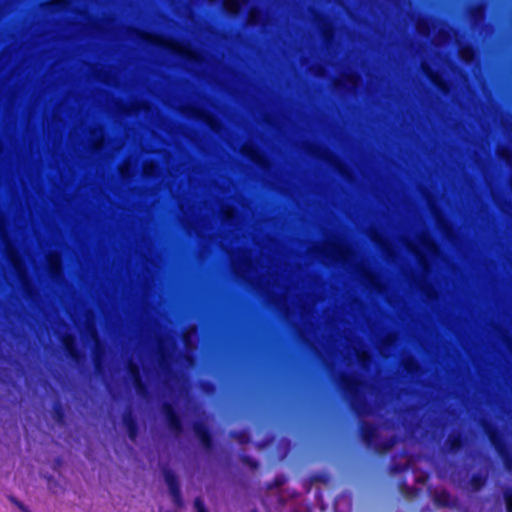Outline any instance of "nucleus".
<instances>
[{
    "label": "nucleus",
    "mask_w": 512,
    "mask_h": 512,
    "mask_svg": "<svg viewBox=\"0 0 512 512\" xmlns=\"http://www.w3.org/2000/svg\"><path fill=\"white\" fill-rule=\"evenodd\" d=\"M102 142H103V137H102V133H100V138H99V140H97V142L95 144V148H100L102 145Z\"/></svg>",
    "instance_id": "21"
},
{
    "label": "nucleus",
    "mask_w": 512,
    "mask_h": 512,
    "mask_svg": "<svg viewBox=\"0 0 512 512\" xmlns=\"http://www.w3.org/2000/svg\"><path fill=\"white\" fill-rule=\"evenodd\" d=\"M423 68L425 69L426 73L429 75V77L432 79L433 82H435L437 85L442 86L441 82L439 81L438 76L434 75L428 68L427 65H423Z\"/></svg>",
    "instance_id": "15"
},
{
    "label": "nucleus",
    "mask_w": 512,
    "mask_h": 512,
    "mask_svg": "<svg viewBox=\"0 0 512 512\" xmlns=\"http://www.w3.org/2000/svg\"><path fill=\"white\" fill-rule=\"evenodd\" d=\"M130 369H131V373L135 379L136 384L140 387V379H139L137 367L135 365H130Z\"/></svg>",
    "instance_id": "16"
},
{
    "label": "nucleus",
    "mask_w": 512,
    "mask_h": 512,
    "mask_svg": "<svg viewBox=\"0 0 512 512\" xmlns=\"http://www.w3.org/2000/svg\"><path fill=\"white\" fill-rule=\"evenodd\" d=\"M190 334L191 332H188L186 335H185V342L187 345H189V337H190Z\"/></svg>",
    "instance_id": "23"
},
{
    "label": "nucleus",
    "mask_w": 512,
    "mask_h": 512,
    "mask_svg": "<svg viewBox=\"0 0 512 512\" xmlns=\"http://www.w3.org/2000/svg\"><path fill=\"white\" fill-rule=\"evenodd\" d=\"M505 501L507 506V512H512V494L506 493L505 494Z\"/></svg>",
    "instance_id": "17"
},
{
    "label": "nucleus",
    "mask_w": 512,
    "mask_h": 512,
    "mask_svg": "<svg viewBox=\"0 0 512 512\" xmlns=\"http://www.w3.org/2000/svg\"><path fill=\"white\" fill-rule=\"evenodd\" d=\"M252 512H256V511H252Z\"/></svg>",
    "instance_id": "29"
},
{
    "label": "nucleus",
    "mask_w": 512,
    "mask_h": 512,
    "mask_svg": "<svg viewBox=\"0 0 512 512\" xmlns=\"http://www.w3.org/2000/svg\"><path fill=\"white\" fill-rule=\"evenodd\" d=\"M162 418H166L169 420V425L175 429L178 430L179 428V420L174 414L173 410L169 406H163L162 405Z\"/></svg>",
    "instance_id": "4"
},
{
    "label": "nucleus",
    "mask_w": 512,
    "mask_h": 512,
    "mask_svg": "<svg viewBox=\"0 0 512 512\" xmlns=\"http://www.w3.org/2000/svg\"><path fill=\"white\" fill-rule=\"evenodd\" d=\"M459 53H460L461 58L463 60H465L466 62H469L473 59L474 53L471 48H467V47L462 48V49H460Z\"/></svg>",
    "instance_id": "8"
},
{
    "label": "nucleus",
    "mask_w": 512,
    "mask_h": 512,
    "mask_svg": "<svg viewBox=\"0 0 512 512\" xmlns=\"http://www.w3.org/2000/svg\"><path fill=\"white\" fill-rule=\"evenodd\" d=\"M127 169H128V167H127V165H126V164H125V165H123V166L120 168V171H121L122 176H124V177H126V176H127Z\"/></svg>",
    "instance_id": "20"
},
{
    "label": "nucleus",
    "mask_w": 512,
    "mask_h": 512,
    "mask_svg": "<svg viewBox=\"0 0 512 512\" xmlns=\"http://www.w3.org/2000/svg\"><path fill=\"white\" fill-rule=\"evenodd\" d=\"M417 30L421 34H427L429 32V26H428V24L425 21H419L417 23Z\"/></svg>",
    "instance_id": "12"
},
{
    "label": "nucleus",
    "mask_w": 512,
    "mask_h": 512,
    "mask_svg": "<svg viewBox=\"0 0 512 512\" xmlns=\"http://www.w3.org/2000/svg\"><path fill=\"white\" fill-rule=\"evenodd\" d=\"M194 507L196 512H207L203 501L200 498H197L194 502Z\"/></svg>",
    "instance_id": "13"
},
{
    "label": "nucleus",
    "mask_w": 512,
    "mask_h": 512,
    "mask_svg": "<svg viewBox=\"0 0 512 512\" xmlns=\"http://www.w3.org/2000/svg\"><path fill=\"white\" fill-rule=\"evenodd\" d=\"M357 357L360 361L365 362L367 354L365 352H357Z\"/></svg>",
    "instance_id": "19"
},
{
    "label": "nucleus",
    "mask_w": 512,
    "mask_h": 512,
    "mask_svg": "<svg viewBox=\"0 0 512 512\" xmlns=\"http://www.w3.org/2000/svg\"><path fill=\"white\" fill-rule=\"evenodd\" d=\"M423 245L425 247V249L430 252V253H435L436 252V246L435 244L430 240L429 237L427 236H424L423 237Z\"/></svg>",
    "instance_id": "9"
},
{
    "label": "nucleus",
    "mask_w": 512,
    "mask_h": 512,
    "mask_svg": "<svg viewBox=\"0 0 512 512\" xmlns=\"http://www.w3.org/2000/svg\"><path fill=\"white\" fill-rule=\"evenodd\" d=\"M245 2L246 0H225L224 7L227 11L236 13Z\"/></svg>",
    "instance_id": "6"
},
{
    "label": "nucleus",
    "mask_w": 512,
    "mask_h": 512,
    "mask_svg": "<svg viewBox=\"0 0 512 512\" xmlns=\"http://www.w3.org/2000/svg\"><path fill=\"white\" fill-rule=\"evenodd\" d=\"M7 255L19 279L25 281L26 271L23 262L15 249L10 245H7Z\"/></svg>",
    "instance_id": "2"
},
{
    "label": "nucleus",
    "mask_w": 512,
    "mask_h": 512,
    "mask_svg": "<svg viewBox=\"0 0 512 512\" xmlns=\"http://www.w3.org/2000/svg\"><path fill=\"white\" fill-rule=\"evenodd\" d=\"M164 480L168 486L169 493H170L173 503L175 504V506L181 507L182 502H181V497H180V493H179L178 482H177L175 475L170 471H166L164 473Z\"/></svg>",
    "instance_id": "1"
},
{
    "label": "nucleus",
    "mask_w": 512,
    "mask_h": 512,
    "mask_svg": "<svg viewBox=\"0 0 512 512\" xmlns=\"http://www.w3.org/2000/svg\"><path fill=\"white\" fill-rule=\"evenodd\" d=\"M194 431L196 436L201 441L202 445L207 449L210 448L211 442L206 427L202 424H196L194 427Z\"/></svg>",
    "instance_id": "3"
},
{
    "label": "nucleus",
    "mask_w": 512,
    "mask_h": 512,
    "mask_svg": "<svg viewBox=\"0 0 512 512\" xmlns=\"http://www.w3.org/2000/svg\"><path fill=\"white\" fill-rule=\"evenodd\" d=\"M348 79H349V82H350L351 86H353V87L356 86L358 79H357V77L354 74H350L348 76Z\"/></svg>",
    "instance_id": "18"
},
{
    "label": "nucleus",
    "mask_w": 512,
    "mask_h": 512,
    "mask_svg": "<svg viewBox=\"0 0 512 512\" xmlns=\"http://www.w3.org/2000/svg\"><path fill=\"white\" fill-rule=\"evenodd\" d=\"M259 17H260V12L256 9H252L249 13V23L251 24H257L259 23Z\"/></svg>",
    "instance_id": "10"
},
{
    "label": "nucleus",
    "mask_w": 512,
    "mask_h": 512,
    "mask_svg": "<svg viewBox=\"0 0 512 512\" xmlns=\"http://www.w3.org/2000/svg\"><path fill=\"white\" fill-rule=\"evenodd\" d=\"M164 362H165V360H164V354L162 353V360H161V363H162V369L164 368Z\"/></svg>",
    "instance_id": "25"
},
{
    "label": "nucleus",
    "mask_w": 512,
    "mask_h": 512,
    "mask_svg": "<svg viewBox=\"0 0 512 512\" xmlns=\"http://www.w3.org/2000/svg\"><path fill=\"white\" fill-rule=\"evenodd\" d=\"M64 0H57V2L62 3Z\"/></svg>",
    "instance_id": "28"
},
{
    "label": "nucleus",
    "mask_w": 512,
    "mask_h": 512,
    "mask_svg": "<svg viewBox=\"0 0 512 512\" xmlns=\"http://www.w3.org/2000/svg\"><path fill=\"white\" fill-rule=\"evenodd\" d=\"M90 331H91V333H92L93 337H95V336H96V334H95V331H94V329H93V327H92V326L90 327Z\"/></svg>",
    "instance_id": "24"
},
{
    "label": "nucleus",
    "mask_w": 512,
    "mask_h": 512,
    "mask_svg": "<svg viewBox=\"0 0 512 512\" xmlns=\"http://www.w3.org/2000/svg\"><path fill=\"white\" fill-rule=\"evenodd\" d=\"M10 501L16 505L22 512H30L29 509L14 497H10Z\"/></svg>",
    "instance_id": "14"
},
{
    "label": "nucleus",
    "mask_w": 512,
    "mask_h": 512,
    "mask_svg": "<svg viewBox=\"0 0 512 512\" xmlns=\"http://www.w3.org/2000/svg\"><path fill=\"white\" fill-rule=\"evenodd\" d=\"M132 419L131 418H127V421L125 422V425L129 431V436L132 440L135 439V428H134V423L133 421H131Z\"/></svg>",
    "instance_id": "11"
},
{
    "label": "nucleus",
    "mask_w": 512,
    "mask_h": 512,
    "mask_svg": "<svg viewBox=\"0 0 512 512\" xmlns=\"http://www.w3.org/2000/svg\"><path fill=\"white\" fill-rule=\"evenodd\" d=\"M161 44H162V48L166 45V41L163 38H162Z\"/></svg>",
    "instance_id": "27"
},
{
    "label": "nucleus",
    "mask_w": 512,
    "mask_h": 512,
    "mask_svg": "<svg viewBox=\"0 0 512 512\" xmlns=\"http://www.w3.org/2000/svg\"><path fill=\"white\" fill-rule=\"evenodd\" d=\"M450 441L452 442V448H456L459 445L458 439H450Z\"/></svg>",
    "instance_id": "22"
},
{
    "label": "nucleus",
    "mask_w": 512,
    "mask_h": 512,
    "mask_svg": "<svg viewBox=\"0 0 512 512\" xmlns=\"http://www.w3.org/2000/svg\"><path fill=\"white\" fill-rule=\"evenodd\" d=\"M62 341L69 354L75 357L74 338L71 335H66Z\"/></svg>",
    "instance_id": "7"
},
{
    "label": "nucleus",
    "mask_w": 512,
    "mask_h": 512,
    "mask_svg": "<svg viewBox=\"0 0 512 512\" xmlns=\"http://www.w3.org/2000/svg\"><path fill=\"white\" fill-rule=\"evenodd\" d=\"M50 271L53 275L60 274L61 271V259L58 254H50L47 257Z\"/></svg>",
    "instance_id": "5"
},
{
    "label": "nucleus",
    "mask_w": 512,
    "mask_h": 512,
    "mask_svg": "<svg viewBox=\"0 0 512 512\" xmlns=\"http://www.w3.org/2000/svg\"><path fill=\"white\" fill-rule=\"evenodd\" d=\"M232 217V213L228 210L227 211V218H231Z\"/></svg>",
    "instance_id": "26"
}]
</instances>
